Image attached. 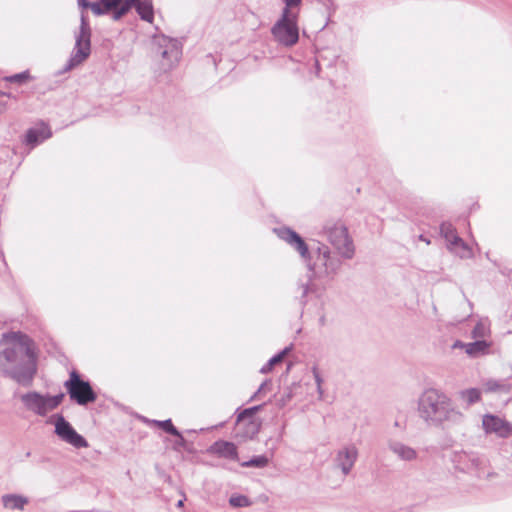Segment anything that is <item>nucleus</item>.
I'll return each instance as SVG.
<instances>
[{"label":"nucleus","mask_w":512,"mask_h":512,"mask_svg":"<svg viewBox=\"0 0 512 512\" xmlns=\"http://www.w3.org/2000/svg\"><path fill=\"white\" fill-rule=\"evenodd\" d=\"M31 79L30 74L27 71L14 74L11 76H7L4 78L7 82L17 83V84H23Z\"/></svg>","instance_id":"obj_29"},{"label":"nucleus","mask_w":512,"mask_h":512,"mask_svg":"<svg viewBox=\"0 0 512 512\" xmlns=\"http://www.w3.org/2000/svg\"><path fill=\"white\" fill-rule=\"evenodd\" d=\"M130 4L135 5L140 17L147 21L152 22L153 20V8L150 0H129Z\"/></svg>","instance_id":"obj_21"},{"label":"nucleus","mask_w":512,"mask_h":512,"mask_svg":"<svg viewBox=\"0 0 512 512\" xmlns=\"http://www.w3.org/2000/svg\"><path fill=\"white\" fill-rule=\"evenodd\" d=\"M318 260L325 267V271L327 274L335 273L340 266V262L331 257L330 250L326 246L318 248Z\"/></svg>","instance_id":"obj_17"},{"label":"nucleus","mask_w":512,"mask_h":512,"mask_svg":"<svg viewBox=\"0 0 512 512\" xmlns=\"http://www.w3.org/2000/svg\"><path fill=\"white\" fill-rule=\"evenodd\" d=\"M330 244L345 259L353 258L355 247L347 228L341 222H327L323 228Z\"/></svg>","instance_id":"obj_4"},{"label":"nucleus","mask_w":512,"mask_h":512,"mask_svg":"<svg viewBox=\"0 0 512 512\" xmlns=\"http://www.w3.org/2000/svg\"><path fill=\"white\" fill-rule=\"evenodd\" d=\"M70 399L79 405H87L96 400V394L89 382L83 381L76 371L70 373L69 379L64 383Z\"/></svg>","instance_id":"obj_8"},{"label":"nucleus","mask_w":512,"mask_h":512,"mask_svg":"<svg viewBox=\"0 0 512 512\" xmlns=\"http://www.w3.org/2000/svg\"><path fill=\"white\" fill-rule=\"evenodd\" d=\"M285 3L284 9H288V12H293L292 8L297 7L302 3V0H283Z\"/></svg>","instance_id":"obj_35"},{"label":"nucleus","mask_w":512,"mask_h":512,"mask_svg":"<svg viewBox=\"0 0 512 512\" xmlns=\"http://www.w3.org/2000/svg\"><path fill=\"white\" fill-rule=\"evenodd\" d=\"M261 406H255L248 409H245L237 416V423H241L245 421L247 418H251Z\"/></svg>","instance_id":"obj_32"},{"label":"nucleus","mask_w":512,"mask_h":512,"mask_svg":"<svg viewBox=\"0 0 512 512\" xmlns=\"http://www.w3.org/2000/svg\"><path fill=\"white\" fill-rule=\"evenodd\" d=\"M78 4L82 8H90L92 10V5L94 2H89L88 0H78Z\"/></svg>","instance_id":"obj_38"},{"label":"nucleus","mask_w":512,"mask_h":512,"mask_svg":"<svg viewBox=\"0 0 512 512\" xmlns=\"http://www.w3.org/2000/svg\"><path fill=\"white\" fill-rule=\"evenodd\" d=\"M129 0H98L92 5V12L96 16L112 13L113 20L122 18L130 9Z\"/></svg>","instance_id":"obj_11"},{"label":"nucleus","mask_w":512,"mask_h":512,"mask_svg":"<svg viewBox=\"0 0 512 512\" xmlns=\"http://www.w3.org/2000/svg\"><path fill=\"white\" fill-rule=\"evenodd\" d=\"M55 434L64 442L75 448H87V440L80 435L62 415H58L55 422Z\"/></svg>","instance_id":"obj_10"},{"label":"nucleus","mask_w":512,"mask_h":512,"mask_svg":"<svg viewBox=\"0 0 512 512\" xmlns=\"http://www.w3.org/2000/svg\"><path fill=\"white\" fill-rule=\"evenodd\" d=\"M5 338L0 350V369L19 384L30 385L37 371L30 339L20 333H11Z\"/></svg>","instance_id":"obj_1"},{"label":"nucleus","mask_w":512,"mask_h":512,"mask_svg":"<svg viewBox=\"0 0 512 512\" xmlns=\"http://www.w3.org/2000/svg\"><path fill=\"white\" fill-rule=\"evenodd\" d=\"M312 373H313V377H314L316 385H317V392L319 394V398L322 399L323 394H324V391L322 389L323 379H322L317 367L314 366L312 368Z\"/></svg>","instance_id":"obj_33"},{"label":"nucleus","mask_w":512,"mask_h":512,"mask_svg":"<svg viewBox=\"0 0 512 512\" xmlns=\"http://www.w3.org/2000/svg\"><path fill=\"white\" fill-rule=\"evenodd\" d=\"M260 424L255 420H250L248 423V430L247 434H250V436L255 435L259 431Z\"/></svg>","instance_id":"obj_34"},{"label":"nucleus","mask_w":512,"mask_h":512,"mask_svg":"<svg viewBox=\"0 0 512 512\" xmlns=\"http://www.w3.org/2000/svg\"><path fill=\"white\" fill-rule=\"evenodd\" d=\"M64 394L55 396L42 395L38 392H29L21 396V400L26 408L39 416H46L49 412L56 409L62 402Z\"/></svg>","instance_id":"obj_7"},{"label":"nucleus","mask_w":512,"mask_h":512,"mask_svg":"<svg viewBox=\"0 0 512 512\" xmlns=\"http://www.w3.org/2000/svg\"><path fill=\"white\" fill-rule=\"evenodd\" d=\"M277 236L294 248L300 256L308 260L310 257L309 249L303 238L294 230L282 227L274 230Z\"/></svg>","instance_id":"obj_13"},{"label":"nucleus","mask_w":512,"mask_h":512,"mask_svg":"<svg viewBox=\"0 0 512 512\" xmlns=\"http://www.w3.org/2000/svg\"><path fill=\"white\" fill-rule=\"evenodd\" d=\"M459 399L465 404L472 405L481 400V390L478 388H468L459 392Z\"/></svg>","instance_id":"obj_23"},{"label":"nucleus","mask_w":512,"mask_h":512,"mask_svg":"<svg viewBox=\"0 0 512 512\" xmlns=\"http://www.w3.org/2000/svg\"><path fill=\"white\" fill-rule=\"evenodd\" d=\"M490 328L489 326L483 322L479 321L473 328L471 335L474 339L482 340L485 337L489 336Z\"/></svg>","instance_id":"obj_25"},{"label":"nucleus","mask_w":512,"mask_h":512,"mask_svg":"<svg viewBox=\"0 0 512 512\" xmlns=\"http://www.w3.org/2000/svg\"><path fill=\"white\" fill-rule=\"evenodd\" d=\"M387 447L401 461L413 462L419 457L418 451L415 448L396 439H388Z\"/></svg>","instance_id":"obj_14"},{"label":"nucleus","mask_w":512,"mask_h":512,"mask_svg":"<svg viewBox=\"0 0 512 512\" xmlns=\"http://www.w3.org/2000/svg\"><path fill=\"white\" fill-rule=\"evenodd\" d=\"M289 351V348H285L283 351H281L279 354L273 356L267 364H265L262 368H261V373H268L272 370L273 366L276 365L277 363H280L284 356L288 353Z\"/></svg>","instance_id":"obj_27"},{"label":"nucleus","mask_w":512,"mask_h":512,"mask_svg":"<svg viewBox=\"0 0 512 512\" xmlns=\"http://www.w3.org/2000/svg\"><path fill=\"white\" fill-rule=\"evenodd\" d=\"M447 246L450 251L461 258H470L472 256V250L459 236L454 242L447 244Z\"/></svg>","instance_id":"obj_22"},{"label":"nucleus","mask_w":512,"mask_h":512,"mask_svg":"<svg viewBox=\"0 0 512 512\" xmlns=\"http://www.w3.org/2000/svg\"><path fill=\"white\" fill-rule=\"evenodd\" d=\"M4 508L23 511L28 504V498L17 494H5L1 498Z\"/></svg>","instance_id":"obj_19"},{"label":"nucleus","mask_w":512,"mask_h":512,"mask_svg":"<svg viewBox=\"0 0 512 512\" xmlns=\"http://www.w3.org/2000/svg\"><path fill=\"white\" fill-rule=\"evenodd\" d=\"M210 453L219 457L234 460L237 458V447L234 443L228 441H216L208 450Z\"/></svg>","instance_id":"obj_15"},{"label":"nucleus","mask_w":512,"mask_h":512,"mask_svg":"<svg viewBox=\"0 0 512 512\" xmlns=\"http://www.w3.org/2000/svg\"><path fill=\"white\" fill-rule=\"evenodd\" d=\"M485 393L507 394L511 391V385L506 380L486 379L482 382Z\"/></svg>","instance_id":"obj_16"},{"label":"nucleus","mask_w":512,"mask_h":512,"mask_svg":"<svg viewBox=\"0 0 512 512\" xmlns=\"http://www.w3.org/2000/svg\"><path fill=\"white\" fill-rule=\"evenodd\" d=\"M359 458V449L354 443H347L335 450L332 459V466L339 471L342 477H347Z\"/></svg>","instance_id":"obj_9"},{"label":"nucleus","mask_w":512,"mask_h":512,"mask_svg":"<svg viewBox=\"0 0 512 512\" xmlns=\"http://www.w3.org/2000/svg\"><path fill=\"white\" fill-rule=\"evenodd\" d=\"M297 21V13L288 12V9H283L281 17L276 21L271 29V33L275 41L286 47L294 46L299 40V28Z\"/></svg>","instance_id":"obj_3"},{"label":"nucleus","mask_w":512,"mask_h":512,"mask_svg":"<svg viewBox=\"0 0 512 512\" xmlns=\"http://www.w3.org/2000/svg\"><path fill=\"white\" fill-rule=\"evenodd\" d=\"M416 411L419 419L433 427H440L445 423L456 424L464 418L463 413L454 405L451 397L435 387L425 388L419 394Z\"/></svg>","instance_id":"obj_2"},{"label":"nucleus","mask_w":512,"mask_h":512,"mask_svg":"<svg viewBox=\"0 0 512 512\" xmlns=\"http://www.w3.org/2000/svg\"><path fill=\"white\" fill-rule=\"evenodd\" d=\"M177 437V440L175 442V446L176 447H185V444H186V440L184 439V437L181 435V433L179 432V435H175Z\"/></svg>","instance_id":"obj_37"},{"label":"nucleus","mask_w":512,"mask_h":512,"mask_svg":"<svg viewBox=\"0 0 512 512\" xmlns=\"http://www.w3.org/2000/svg\"><path fill=\"white\" fill-rule=\"evenodd\" d=\"M153 52L160 58L161 69H172L181 57V46L176 39L161 35L154 38Z\"/></svg>","instance_id":"obj_6"},{"label":"nucleus","mask_w":512,"mask_h":512,"mask_svg":"<svg viewBox=\"0 0 512 512\" xmlns=\"http://www.w3.org/2000/svg\"><path fill=\"white\" fill-rule=\"evenodd\" d=\"M155 423L167 433L171 435H179V431L174 427L170 419L164 421H155Z\"/></svg>","instance_id":"obj_30"},{"label":"nucleus","mask_w":512,"mask_h":512,"mask_svg":"<svg viewBox=\"0 0 512 512\" xmlns=\"http://www.w3.org/2000/svg\"><path fill=\"white\" fill-rule=\"evenodd\" d=\"M491 343L485 340H476L467 344L466 354L471 358H477L490 353Z\"/></svg>","instance_id":"obj_20"},{"label":"nucleus","mask_w":512,"mask_h":512,"mask_svg":"<svg viewBox=\"0 0 512 512\" xmlns=\"http://www.w3.org/2000/svg\"><path fill=\"white\" fill-rule=\"evenodd\" d=\"M467 344L468 343H464V342H462L460 340H457V341H455L453 343L452 348L453 349H457V348L458 349H463L465 351V353H466L467 352Z\"/></svg>","instance_id":"obj_36"},{"label":"nucleus","mask_w":512,"mask_h":512,"mask_svg":"<svg viewBox=\"0 0 512 512\" xmlns=\"http://www.w3.org/2000/svg\"><path fill=\"white\" fill-rule=\"evenodd\" d=\"M51 131L48 126L42 125L37 128H32L27 131L26 134V142L28 144H31L32 146H35L39 144L40 142L48 139L51 137Z\"/></svg>","instance_id":"obj_18"},{"label":"nucleus","mask_w":512,"mask_h":512,"mask_svg":"<svg viewBox=\"0 0 512 512\" xmlns=\"http://www.w3.org/2000/svg\"><path fill=\"white\" fill-rule=\"evenodd\" d=\"M91 29L88 20L84 13L81 14V24L79 32L75 36V47L64 71H70L73 68L82 64L90 55L91 52Z\"/></svg>","instance_id":"obj_5"},{"label":"nucleus","mask_w":512,"mask_h":512,"mask_svg":"<svg viewBox=\"0 0 512 512\" xmlns=\"http://www.w3.org/2000/svg\"><path fill=\"white\" fill-rule=\"evenodd\" d=\"M440 232L448 244L454 242L458 237L456 229L451 223H442L440 226Z\"/></svg>","instance_id":"obj_24"},{"label":"nucleus","mask_w":512,"mask_h":512,"mask_svg":"<svg viewBox=\"0 0 512 512\" xmlns=\"http://www.w3.org/2000/svg\"><path fill=\"white\" fill-rule=\"evenodd\" d=\"M266 385H267V383H263V384L259 387V389H258V391H257V393H256V394H260V393H262V392L265 390Z\"/></svg>","instance_id":"obj_39"},{"label":"nucleus","mask_w":512,"mask_h":512,"mask_svg":"<svg viewBox=\"0 0 512 512\" xmlns=\"http://www.w3.org/2000/svg\"><path fill=\"white\" fill-rule=\"evenodd\" d=\"M482 428L486 434H495L503 439L512 435V423L493 414H485L483 416Z\"/></svg>","instance_id":"obj_12"},{"label":"nucleus","mask_w":512,"mask_h":512,"mask_svg":"<svg viewBox=\"0 0 512 512\" xmlns=\"http://www.w3.org/2000/svg\"><path fill=\"white\" fill-rule=\"evenodd\" d=\"M177 506L178 507H182L183 506V500H179L178 503H177Z\"/></svg>","instance_id":"obj_41"},{"label":"nucleus","mask_w":512,"mask_h":512,"mask_svg":"<svg viewBox=\"0 0 512 512\" xmlns=\"http://www.w3.org/2000/svg\"><path fill=\"white\" fill-rule=\"evenodd\" d=\"M394 427H396V428H400L401 427L399 421H395L394 422Z\"/></svg>","instance_id":"obj_40"},{"label":"nucleus","mask_w":512,"mask_h":512,"mask_svg":"<svg viewBox=\"0 0 512 512\" xmlns=\"http://www.w3.org/2000/svg\"><path fill=\"white\" fill-rule=\"evenodd\" d=\"M229 504L235 508L249 507L252 505V501L245 495H232L229 499Z\"/></svg>","instance_id":"obj_26"},{"label":"nucleus","mask_w":512,"mask_h":512,"mask_svg":"<svg viewBox=\"0 0 512 512\" xmlns=\"http://www.w3.org/2000/svg\"><path fill=\"white\" fill-rule=\"evenodd\" d=\"M261 406H255L248 409H245L237 416V423H241L245 421L247 418H251Z\"/></svg>","instance_id":"obj_31"},{"label":"nucleus","mask_w":512,"mask_h":512,"mask_svg":"<svg viewBox=\"0 0 512 512\" xmlns=\"http://www.w3.org/2000/svg\"><path fill=\"white\" fill-rule=\"evenodd\" d=\"M269 463L268 457L264 455L256 456L250 459L249 461L243 462V467H257V468H263L266 467Z\"/></svg>","instance_id":"obj_28"}]
</instances>
